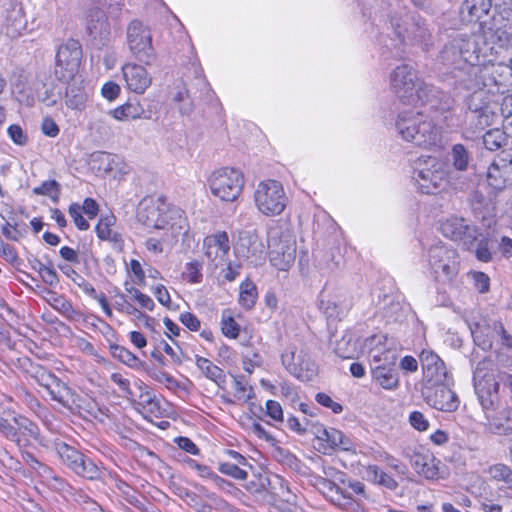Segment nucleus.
Here are the masks:
<instances>
[{
	"instance_id": "69168bd1",
	"label": "nucleus",
	"mask_w": 512,
	"mask_h": 512,
	"mask_svg": "<svg viewBox=\"0 0 512 512\" xmlns=\"http://www.w3.org/2000/svg\"><path fill=\"white\" fill-rule=\"evenodd\" d=\"M471 275L474 285L480 293H485L489 290L490 279L485 273L477 271L473 272Z\"/></svg>"
},
{
	"instance_id": "13d9d810",
	"label": "nucleus",
	"mask_w": 512,
	"mask_h": 512,
	"mask_svg": "<svg viewBox=\"0 0 512 512\" xmlns=\"http://www.w3.org/2000/svg\"><path fill=\"white\" fill-rule=\"evenodd\" d=\"M0 255L13 266L20 264V258L16 249L9 244H4L2 241H0Z\"/></svg>"
},
{
	"instance_id": "c9c22d12",
	"label": "nucleus",
	"mask_w": 512,
	"mask_h": 512,
	"mask_svg": "<svg viewBox=\"0 0 512 512\" xmlns=\"http://www.w3.org/2000/svg\"><path fill=\"white\" fill-rule=\"evenodd\" d=\"M115 223V217L113 215L101 217L98 224L96 225V234L101 240H107L112 242L116 247L121 249L124 244L123 237L117 231H114L111 227Z\"/></svg>"
},
{
	"instance_id": "aec40b11",
	"label": "nucleus",
	"mask_w": 512,
	"mask_h": 512,
	"mask_svg": "<svg viewBox=\"0 0 512 512\" xmlns=\"http://www.w3.org/2000/svg\"><path fill=\"white\" fill-rule=\"evenodd\" d=\"M450 378L442 384L425 386V400L433 408L443 412H454L459 407L456 393L449 387Z\"/></svg>"
},
{
	"instance_id": "de8ad7c7",
	"label": "nucleus",
	"mask_w": 512,
	"mask_h": 512,
	"mask_svg": "<svg viewBox=\"0 0 512 512\" xmlns=\"http://www.w3.org/2000/svg\"><path fill=\"white\" fill-rule=\"evenodd\" d=\"M320 308L328 318H338L348 309V305H343L336 299L321 300Z\"/></svg>"
},
{
	"instance_id": "412c9836",
	"label": "nucleus",
	"mask_w": 512,
	"mask_h": 512,
	"mask_svg": "<svg viewBox=\"0 0 512 512\" xmlns=\"http://www.w3.org/2000/svg\"><path fill=\"white\" fill-rule=\"evenodd\" d=\"M271 264L280 271H287L296 258V242L291 237L282 236L269 241Z\"/></svg>"
},
{
	"instance_id": "393cba45",
	"label": "nucleus",
	"mask_w": 512,
	"mask_h": 512,
	"mask_svg": "<svg viewBox=\"0 0 512 512\" xmlns=\"http://www.w3.org/2000/svg\"><path fill=\"white\" fill-rule=\"evenodd\" d=\"M145 66L136 62H127L122 66V76L128 90L136 94H143L151 86L152 76Z\"/></svg>"
},
{
	"instance_id": "c756f323",
	"label": "nucleus",
	"mask_w": 512,
	"mask_h": 512,
	"mask_svg": "<svg viewBox=\"0 0 512 512\" xmlns=\"http://www.w3.org/2000/svg\"><path fill=\"white\" fill-rule=\"evenodd\" d=\"M453 77L456 79V83L466 89L467 91H480L482 87V74L481 67L479 64H467L460 68Z\"/></svg>"
},
{
	"instance_id": "4468645a",
	"label": "nucleus",
	"mask_w": 512,
	"mask_h": 512,
	"mask_svg": "<svg viewBox=\"0 0 512 512\" xmlns=\"http://www.w3.org/2000/svg\"><path fill=\"white\" fill-rule=\"evenodd\" d=\"M82 59V48L77 40L69 39L59 46L55 57L54 74L60 81L74 80Z\"/></svg>"
},
{
	"instance_id": "4c0bfd02",
	"label": "nucleus",
	"mask_w": 512,
	"mask_h": 512,
	"mask_svg": "<svg viewBox=\"0 0 512 512\" xmlns=\"http://www.w3.org/2000/svg\"><path fill=\"white\" fill-rule=\"evenodd\" d=\"M448 160L457 171L464 172L468 170L472 161L471 152L463 144H454L448 154Z\"/></svg>"
},
{
	"instance_id": "a878e982",
	"label": "nucleus",
	"mask_w": 512,
	"mask_h": 512,
	"mask_svg": "<svg viewBox=\"0 0 512 512\" xmlns=\"http://www.w3.org/2000/svg\"><path fill=\"white\" fill-rule=\"evenodd\" d=\"M470 44L472 45L473 43L470 42L466 44L460 42L458 40V36L453 38L440 50L436 59L437 64H440L442 67L450 70V72L454 75L460 68L467 66L462 57V49L469 47Z\"/></svg>"
},
{
	"instance_id": "f8f14e48",
	"label": "nucleus",
	"mask_w": 512,
	"mask_h": 512,
	"mask_svg": "<svg viewBox=\"0 0 512 512\" xmlns=\"http://www.w3.org/2000/svg\"><path fill=\"white\" fill-rule=\"evenodd\" d=\"M491 361L483 360L479 362L473 373L475 392L478 400L485 412L486 417L492 416L496 407L498 382H496L493 373L488 371Z\"/></svg>"
},
{
	"instance_id": "c03bdc74",
	"label": "nucleus",
	"mask_w": 512,
	"mask_h": 512,
	"mask_svg": "<svg viewBox=\"0 0 512 512\" xmlns=\"http://www.w3.org/2000/svg\"><path fill=\"white\" fill-rule=\"evenodd\" d=\"M489 476L496 481L505 482L512 489V469L502 463H497L488 468Z\"/></svg>"
},
{
	"instance_id": "a19ab883",
	"label": "nucleus",
	"mask_w": 512,
	"mask_h": 512,
	"mask_svg": "<svg viewBox=\"0 0 512 512\" xmlns=\"http://www.w3.org/2000/svg\"><path fill=\"white\" fill-rule=\"evenodd\" d=\"M403 456L409 459L411 466L418 473L425 461H432V453L423 447L407 446L403 449Z\"/></svg>"
},
{
	"instance_id": "f3484780",
	"label": "nucleus",
	"mask_w": 512,
	"mask_h": 512,
	"mask_svg": "<svg viewBox=\"0 0 512 512\" xmlns=\"http://www.w3.org/2000/svg\"><path fill=\"white\" fill-rule=\"evenodd\" d=\"M245 488L257 500L266 504H273L283 498L286 492H289L284 479L278 475L272 478L260 476L257 480L247 483Z\"/></svg>"
},
{
	"instance_id": "b1692460",
	"label": "nucleus",
	"mask_w": 512,
	"mask_h": 512,
	"mask_svg": "<svg viewBox=\"0 0 512 512\" xmlns=\"http://www.w3.org/2000/svg\"><path fill=\"white\" fill-rule=\"evenodd\" d=\"M287 371L300 381H310L316 375V367L306 352L284 353L281 357Z\"/></svg>"
},
{
	"instance_id": "774afa93",
	"label": "nucleus",
	"mask_w": 512,
	"mask_h": 512,
	"mask_svg": "<svg viewBox=\"0 0 512 512\" xmlns=\"http://www.w3.org/2000/svg\"><path fill=\"white\" fill-rule=\"evenodd\" d=\"M493 331L500 337L501 344L507 348H512V335H510L504 328L501 322H495Z\"/></svg>"
},
{
	"instance_id": "0eeeda50",
	"label": "nucleus",
	"mask_w": 512,
	"mask_h": 512,
	"mask_svg": "<svg viewBox=\"0 0 512 512\" xmlns=\"http://www.w3.org/2000/svg\"><path fill=\"white\" fill-rule=\"evenodd\" d=\"M254 203L263 215L278 216L285 210L288 197L281 182L267 179L258 183L254 191Z\"/></svg>"
},
{
	"instance_id": "49530a36",
	"label": "nucleus",
	"mask_w": 512,
	"mask_h": 512,
	"mask_svg": "<svg viewBox=\"0 0 512 512\" xmlns=\"http://www.w3.org/2000/svg\"><path fill=\"white\" fill-rule=\"evenodd\" d=\"M33 193L49 196L56 203L59 200L60 184L56 180L44 181L40 186L33 188Z\"/></svg>"
},
{
	"instance_id": "cd10ccee",
	"label": "nucleus",
	"mask_w": 512,
	"mask_h": 512,
	"mask_svg": "<svg viewBox=\"0 0 512 512\" xmlns=\"http://www.w3.org/2000/svg\"><path fill=\"white\" fill-rule=\"evenodd\" d=\"M162 202H165L162 198L141 202L137 211L138 221L147 228L160 230V227H163Z\"/></svg>"
},
{
	"instance_id": "a211bd4d",
	"label": "nucleus",
	"mask_w": 512,
	"mask_h": 512,
	"mask_svg": "<svg viewBox=\"0 0 512 512\" xmlns=\"http://www.w3.org/2000/svg\"><path fill=\"white\" fill-rule=\"evenodd\" d=\"M314 479V486L332 505L346 512H358L361 509L357 500L332 480L322 476H316Z\"/></svg>"
},
{
	"instance_id": "473e14b6",
	"label": "nucleus",
	"mask_w": 512,
	"mask_h": 512,
	"mask_svg": "<svg viewBox=\"0 0 512 512\" xmlns=\"http://www.w3.org/2000/svg\"><path fill=\"white\" fill-rule=\"evenodd\" d=\"M46 296L45 301L62 316L69 321L78 320L81 317V313L74 309L71 302L68 301L64 295L58 294L53 290L45 289Z\"/></svg>"
},
{
	"instance_id": "4be33fe9",
	"label": "nucleus",
	"mask_w": 512,
	"mask_h": 512,
	"mask_svg": "<svg viewBox=\"0 0 512 512\" xmlns=\"http://www.w3.org/2000/svg\"><path fill=\"white\" fill-rule=\"evenodd\" d=\"M425 386L446 382L449 377L443 360L432 350L423 349L419 355Z\"/></svg>"
},
{
	"instance_id": "052dcab7",
	"label": "nucleus",
	"mask_w": 512,
	"mask_h": 512,
	"mask_svg": "<svg viewBox=\"0 0 512 512\" xmlns=\"http://www.w3.org/2000/svg\"><path fill=\"white\" fill-rule=\"evenodd\" d=\"M315 400L320 405L331 409L334 413L338 414L343 411V407L340 403L335 402L329 395L326 393L320 392L315 396Z\"/></svg>"
},
{
	"instance_id": "20e7f679",
	"label": "nucleus",
	"mask_w": 512,
	"mask_h": 512,
	"mask_svg": "<svg viewBox=\"0 0 512 512\" xmlns=\"http://www.w3.org/2000/svg\"><path fill=\"white\" fill-rule=\"evenodd\" d=\"M413 179L421 193L436 194L449 186L450 173L440 159L422 156L415 162Z\"/></svg>"
},
{
	"instance_id": "680f3d73",
	"label": "nucleus",
	"mask_w": 512,
	"mask_h": 512,
	"mask_svg": "<svg viewBox=\"0 0 512 512\" xmlns=\"http://www.w3.org/2000/svg\"><path fill=\"white\" fill-rule=\"evenodd\" d=\"M8 135L11 140L19 146H24L28 142V136L24 133L23 129L16 124H13L8 127Z\"/></svg>"
},
{
	"instance_id": "338daca9",
	"label": "nucleus",
	"mask_w": 512,
	"mask_h": 512,
	"mask_svg": "<svg viewBox=\"0 0 512 512\" xmlns=\"http://www.w3.org/2000/svg\"><path fill=\"white\" fill-rule=\"evenodd\" d=\"M266 414L275 421H283V409L277 401L268 400L266 402Z\"/></svg>"
},
{
	"instance_id": "37998d69",
	"label": "nucleus",
	"mask_w": 512,
	"mask_h": 512,
	"mask_svg": "<svg viewBox=\"0 0 512 512\" xmlns=\"http://www.w3.org/2000/svg\"><path fill=\"white\" fill-rule=\"evenodd\" d=\"M109 351L110 354L120 362L128 365L129 367L136 368L140 365L139 358L134 355L131 351H129L127 348L120 346L118 344H109Z\"/></svg>"
},
{
	"instance_id": "bf43d9fd",
	"label": "nucleus",
	"mask_w": 512,
	"mask_h": 512,
	"mask_svg": "<svg viewBox=\"0 0 512 512\" xmlns=\"http://www.w3.org/2000/svg\"><path fill=\"white\" fill-rule=\"evenodd\" d=\"M343 432L335 428H331L329 440L326 444H322L319 448L323 454H329L332 450L337 448V444L341 443V435Z\"/></svg>"
},
{
	"instance_id": "1a4fd4ad",
	"label": "nucleus",
	"mask_w": 512,
	"mask_h": 512,
	"mask_svg": "<svg viewBox=\"0 0 512 512\" xmlns=\"http://www.w3.org/2000/svg\"><path fill=\"white\" fill-rule=\"evenodd\" d=\"M127 47L134 60L150 66L156 60L152 34L148 26L138 20L129 23L126 31Z\"/></svg>"
},
{
	"instance_id": "bb28decb",
	"label": "nucleus",
	"mask_w": 512,
	"mask_h": 512,
	"mask_svg": "<svg viewBox=\"0 0 512 512\" xmlns=\"http://www.w3.org/2000/svg\"><path fill=\"white\" fill-rule=\"evenodd\" d=\"M420 89L421 99L418 105H430L431 109L439 112H448L454 106V99L446 92L441 91L433 85L427 84Z\"/></svg>"
},
{
	"instance_id": "72a5a7b5",
	"label": "nucleus",
	"mask_w": 512,
	"mask_h": 512,
	"mask_svg": "<svg viewBox=\"0 0 512 512\" xmlns=\"http://www.w3.org/2000/svg\"><path fill=\"white\" fill-rule=\"evenodd\" d=\"M68 83L65 93V103L67 107L74 110H82L88 100V94L83 86V80L74 77V80L66 81Z\"/></svg>"
},
{
	"instance_id": "79ce46f5",
	"label": "nucleus",
	"mask_w": 512,
	"mask_h": 512,
	"mask_svg": "<svg viewBox=\"0 0 512 512\" xmlns=\"http://www.w3.org/2000/svg\"><path fill=\"white\" fill-rule=\"evenodd\" d=\"M257 297V288L253 282L246 280L240 285L239 304L244 309L253 308L256 303Z\"/></svg>"
},
{
	"instance_id": "6ab92c4d",
	"label": "nucleus",
	"mask_w": 512,
	"mask_h": 512,
	"mask_svg": "<svg viewBox=\"0 0 512 512\" xmlns=\"http://www.w3.org/2000/svg\"><path fill=\"white\" fill-rule=\"evenodd\" d=\"M487 184L495 192L512 186V153L503 151L498 155L487 171Z\"/></svg>"
},
{
	"instance_id": "dca6fc26",
	"label": "nucleus",
	"mask_w": 512,
	"mask_h": 512,
	"mask_svg": "<svg viewBox=\"0 0 512 512\" xmlns=\"http://www.w3.org/2000/svg\"><path fill=\"white\" fill-rule=\"evenodd\" d=\"M497 56L487 57L480 63L482 87L491 93L500 92L501 89L512 86L508 64L496 62Z\"/></svg>"
},
{
	"instance_id": "ea45409f",
	"label": "nucleus",
	"mask_w": 512,
	"mask_h": 512,
	"mask_svg": "<svg viewBox=\"0 0 512 512\" xmlns=\"http://www.w3.org/2000/svg\"><path fill=\"white\" fill-rule=\"evenodd\" d=\"M367 478L375 484L385 487L391 491L398 488V482L388 473L384 472L377 465H369L366 467Z\"/></svg>"
},
{
	"instance_id": "864d4df0",
	"label": "nucleus",
	"mask_w": 512,
	"mask_h": 512,
	"mask_svg": "<svg viewBox=\"0 0 512 512\" xmlns=\"http://www.w3.org/2000/svg\"><path fill=\"white\" fill-rule=\"evenodd\" d=\"M70 216L72 217L76 227L79 229V230H87L89 228V223L88 221L82 216V208L79 204L77 203H72L70 206H69V210H68Z\"/></svg>"
},
{
	"instance_id": "9d476101",
	"label": "nucleus",
	"mask_w": 512,
	"mask_h": 512,
	"mask_svg": "<svg viewBox=\"0 0 512 512\" xmlns=\"http://www.w3.org/2000/svg\"><path fill=\"white\" fill-rule=\"evenodd\" d=\"M54 448L62 463L77 476L91 481L101 478L100 467L76 448L63 441L55 442Z\"/></svg>"
},
{
	"instance_id": "6e6d98bb",
	"label": "nucleus",
	"mask_w": 512,
	"mask_h": 512,
	"mask_svg": "<svg viewBox=\"0 0 512 512\" xmlns=\"http://www.w3.org/2000/svg\"><path fill=\"white\" fill-rule=\"evenodd\" d=\"M390 349L386 347H369V358L372 366L388 362Z\"/></svg>"
},
{
	"instance_id": "f03ea898",
	"label": "nucleus",
	"mask_w": 512,
	"mask_h": 512,
	"mask_svg": "<svg viewBox=\"0 0 512 512\" xmlns=\"http://www.w3.org/2000/svg\"><path fill=\"white\" fill-rule=\"evenodd\" d=\"M395 125L401 138L416 146L428 148L440 142L439 127L422 112L403 111L398 115Z\"/></svg>"
},
{
	"instance_id": "58836bf2",
	"label": "nucleus",
	"mask_w": 512,
	"mask_h": 512,
	"mask_svg": "<svg viewBox=\"0 0 512 512\" xmlns=\"http://www.w3.org/2000/svg\"><path fill=\"white\" fill-rule=\"evenodd\" d=\"M196 366L205 375L206 378L220 385L226 381L224 371L213 364L209 359L201 356H196Z\"/></svg>"
},
{
	"instance_id": "ddd939ff",
	"label": "nucleus",
	"mask_w": 512,
	"mask_h": 512,
	"mask_svg": "<svg viewBox=\"0 0 512 512\" xmlns=\"http://www.w3.org/2000/svg\"><path fill=\"white\" fill-rule=\"evenodd\" d=\"M439 230L444 237L458 242L466 250H471L480 236L477 226L457 215L441 220Z\"/></svg>"
},
{
	"instance_id": "2f4dec72",
	"label": "nucleus",
	"mask_w": 512,
	"mask_h": 512,
	"mask_svg": "<svg viewBox=\"0 0 512 512\" xmlns=\"http://www.w3.org/2000/svg\"><path fill=\"white\" fill-rule=\"evenodd\" d=\"M205 255L214 262L223 259L230 249L228 234L225 231H219L204 239Z\"/></svg>"
},
{
	"instance_id": "09e8293b",
	"label": "nucleus",
	"mask_w": 512,
	"mask_h": 512,
	"mask_svg": "<svg viewBox=\"0 0 512 512\" xmlns=\"http://www.w3.org/2000/svg\"><path fill=\"white\" fill-rule=\"evenodd\" d=\"M482 138L485 148L490 151L499 149L505 141L504 133L499 129L487 131Z\"/></svg>"
},
{
	"instance_id": "a18cd8bd",
	"label": "nucleus",
	"mask_w": 512,
	"mask_h": 512,
	"mask_svg": "<svg viewBox=\"0 0 512 512\" xmlns=\"http://www.w3.org/2000/svg\"><path fill=\"white\" fill-rule=\"evenodd\" d=\"M221 330L226 337L231 339H236L239 336L240 326L228 310H225L222 313Z\"/></svg>"
},
{
	"instance_id": "9b49d317",
	"label": "nucleus",
	"mask_w": 512,
	"mask_h": 512,
	"mask_svg": "<svg viewBox=\"0 0 512 512\" xmlns=\"http://www.w3.org/2000/svg\"><path fill=\"white\" fill-rule=\"evenodd\" d=\"M211 193L222 201L233 202L242 193L244 176L241 171L224 167L214 171L209 177Z\"/></svg>"
},
{
	"instance_id": "7c9ffc66",
	"label": "nucleus",
	"mask_w": 512,
	"mask_h": 512,
	"mask_svg": "<svg viewBox=\"0 0 512 512\" xmlns=\"http://www.w3.org/2000/svg\"><path fill=\"white\" fill-rule=\"evenodd\" d=\"M86 30L94 40L103 42L110 35V24L103 10H91L87 17Z\"/></svg>"
},
{
	"instance_id": "c85d7f7f",
	"label": "nucleus",
	"mask_w": 512,
	"mask_h": 512,
	"mask_svg": "<svg viewBox=\"0 0 512 512\" xmlns=\"http://www.w3.org/2000/svg\"><path fill=\"white\" fill-rule=\"evenodd\" d=\"M371 377L385 390H395L399 386V373L394 361L372 366Z\"/></svg>"
},
{
	"instance_id": "f704fd0d",
	"label": "nucleus",
	"mask_w": 512,
	"mask_h": 512,
	"mask_svg": "<svg viewBox=\"0 0 512 512\" xmlns=\"http://www.w3.org/2000/svg\"><path fill=\"white\" fill-rule=\"evenodd\" d=\"M486 427L489 432L507 436L512 433V409H504L495 415L487 416Z\"/></svg>"
},
{
	"instance_id": "8fccbe9b",
	"label": "nucleus",
	"mask_w": 512,
	"mask_h": 512,
	"mask_svg": "<svg viewBox=\"0 0 512 512\" xmlns=\"http://www.w3.org/2000/svg\"><path fill=\"white\" fill-rule=\"evenodd\" d=\"M1 230L4 237L11 241H18L20 238L24 237L27 232L25 224L23 228H20L17 223H10L8 221H5Z\"/></svg>"
},
{
	"instance_id": "e2e57ef3",
	"label": "nucleus",
	"mask_w": 512,
	"mask_h": 512,
	"mask_svg": "<svg viewBox=\"0 0 512 512\" xmlns=\"http://www.w3.org/2000/svg\"><path fill=\"white\" fill-rule=\"evenodd\" d=\"M17 397L33 411L41 407L40 401L25 388L18 390Z\"/></svg>"
},
{
	"instance_id": "5701e85b",
	"label": "nucleus",
	"mask_w": 512,
	"mask_h": 512,
	"mask_svg": "<svg viewBox=\"0 0 512 512\" xmlns=\"http://www.w3.org/2000/svg\"><path fill=\"white\" fill-rule=\"evenodd\" d=\"M163 209V227L160 230L164 231L162 239L169 241L171 238L178 237L180 234H186L188 231V221L185 216V212L177 207L170 205L166 202H162Z\"/></svg>"
},
{
	"instance_id": "39448f33",
	"label": "nucleus",
	"mask_w": 512,
	"mask_h": 512,
	"mask_svg": "<svg viewBox=\"0 0 512 512\" xmlns=\"http://www.w3.org/2000/svg\"><path fill=\"white\" fill-rule=\"evenodd\" d=\"M427 262L432 276L438 282L453 281L460 270V256L457 249L443 242L429 247Z\"/></svg>"
},
{
	"instance_id": "3c124183",
	"label": "nucleus",
	"mask_w": 512,
	"mask_h": 512,
	"mask_svg": "<svg viewBox=\"0 0 512 512\" xmlns=\"http://www.w3.org/2000/svg\"><path fill=\"white\" fill-rule=\"evenodd\" d=\"M219 471L236 480H245L248 476L247 472L239 467L238 464L223 462L219 464Z\"/></svg>"
},
{
	"instance_id": "2eb2a0df",
	"label": "nucleus",
	"mask_w": 512,
	"mask_h": 512,
	"mask_svg": "<svg viewBox=\"0 0 512 512\" xmlns=\"http://www.w3.org/2000/svg\"><path fill=\"white\" fill-rule=\"evenodd\" d=\"M0 434L9 441L21 446L30 439L38 440L40 430L38 425L28 417L13 413L12 419L0 415Z\"/></svg>"
},
{
	"instance_id": "603ef678",
	"label": "nucleus",
	"mask_w": 512,
	"mask_h": 512,
	"mask_svg": "<svg viewBox=\"0 0 512 512\" xmlns=\"http://www.w3.org/2000/svg\"><path fill=\"white\" fill-rule=\"evenodd\" d=\"M202 264L199 261H193L186 264L184 277L191 283H200L203 279Z\"/></svg>"
},
{
	"instance_id": "5fc2aeb1",
	"label": "nucleus",
	"mask_w": 512,
	"mask_h": 512,
	"mask_svg": "<svg viewBox=\"0 0 512 512\" xmlns=\"http://www.w3.org/2000/svg\"><path fill=\"white\" fill-rule=\"evenodd\" d=\"M233 386L238 398H245L246 400L253 398L252 387H247V382L244 376L233 377Z\"/></svg>"
},
{
	"instance_id": "6e6552de",
	"label": "nucleus",
	"mask_w": 512,
	"mask_h": 512,
	"mask_svg": "<svg viewBox=\"0 0 512 512\" xmlns=\"http://www.w3.org/2000/svg\"><path fill=\"white\" fill-rule=\"evenodd\" d=\"M391 25L401 43L420 46L424 51L433 44L432 34L420 16L392 17Z\"/></svg>"
},
{
	"instance_id": "4d7b16f0",
	"label": "nucleus",
	"mask_w": 512,
	"mask_h": 512,
	"mask_svg": "<svg viewBox=\"0 0 512 512\" xmlns=\"http://www.w3.org/2000/svg\"><path fill=\"white\" fill-rule=\"evenodd\" d=\"M439 463L440 461L432 454V461H425V464L418 471V474L424 476L426 479L437 478L439 475Z\"/></svg>"
},
{
	"instance_id": "7ed1b4c3",
	"label": "nucleus",
	"mask_w": 512,
	"mask_h": 512,
	"mask_svg": "<svg viewBox=\"0 0 512 512\" xmlns=\"http://www.w3.org/2000/svg\"><path fill=\"white\" fill-rule=\"evenodd\" d=\"M26 372L39 386L43 387L48 392L50 399L57 402L61 407L70 412L75 411V409L79 407V396L67 383L45 367L37 363H32L29 360V366L26 368Z\"/></svg>"
},
{
	"instance_id": "f257e3e1",
	"label": "nucleus",
	"mask_w": 512,
	"mask_h": 512,
	"mask_svg": "<svg viewBox=\"0 0 512 512\" xmlns=\"http://www.w3.org/2000/svg\"><path fill=\"white\" fill-rule=\"evenodd\" d=\"M511 27L497 25L494 19L490 24H481L477 32L471 35H459L458 40L462 43H470L469 47L462 49V57L465 64H479L487 57L499 55L501 50L512 43Z\"/></svg>"
},
{
	"instance_id": "e433bc0d",
	"label": "nucleus",
	"mask_w": 512,
	"mask_h": 512,
	"mask_svg": "<svg viewBox=\"0 0 512 512\" xmlns=\"http://www.w3.org/2000/svg\"><path fill=\"white\" fill-rule=\"evenodd\" d=\"M491 6V0H464L460 12L462 15L467 14L469 21L480 20L488 14Z\"/></svg>"
},
{
	"instance_id": "0e129e2a",
	"label": "nucleus",
	"mask_w": 512,
	"mask_h": 512,
	"mask_svg": "<svg viewBox=\"0 0 512 512\" xmlns=\"http://www.w3.org/2000/svg\"><path fill=\"white\" fill-rule=\"evenodd\" d=\"M381 458L383 461L386 462V464L395 470L400 475H405L408 471L407 466L401 463L397 458L392 456L391 454L384 452L381 455Z\"/></svg>"
},
{
	"instance_id": "423d86ee",
	"label": "nucleus",
	"mask_w": 512,
	"mask_h": 512,
	"mask_svg": "<svg viewBox=\"0 0 512 512\" xmlns=\"http://www.w3.org/2000/svg\"><path fill=\"white\" fill-rule=\"evenodd\" d=\"M390 85L397 98L406 105L418 106L420 89L426 83L409 64L397 66L390 74Z\"/></svg>"
}]
</instances>
